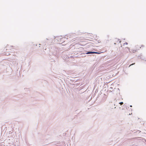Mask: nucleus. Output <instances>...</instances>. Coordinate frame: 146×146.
Here are the masks:
<instances>
[{
  "instance_id": "f257e3e1",
  "label": "nucleus",
  "mask_w": 146,
  "mask_h": 146,
  "mask_svg": "<svg viewBox=\"0 0 146 146\" xmlns=\"http://www.w3.org/2000/svg\"><path fill=\"white\" fill-rule=\"evenodd\" d=\"M101 53L97 52H89L86 53L87 54H100Z\"/></svg>"
},
{
  "instance_id": "f03ea898",
  "label": "nucleus",
  "mask_w": 146,
  "mask_h": 146,
  "mask_svg": "<svg viewBox=\"0 0 146 146\" xmlns=\"http://www.w3.org/2000/svg\"><path fill=\"white\" fill-rule=\"evenodd\" d=\"M136 51L135 50H131L130 51V52L131 53H135L136 52Z\"/></svg>"
},
{
  "instance_id": "7ed1b4c3",
  "label": "nucleus",
  "mask_w": 146,
  "mask_h": 146,
  "mask_svg": "<svg viewBox=\"0 0 146 146\" xmlns=\"http://www.w3.org/2000/svg\"><path fill=\"white\" fill-rule=\"evenodd\" d=\"M5 54L6 55L8 56L9 54H10L9 53H5Z\"/></svg>"
},
{
  "instance_id": "20e7f679",
  "label": "nucleus",
  "mask_w": 146,
  "mask_h": 146,
  "mask_svg": "<svg viewBox=\"0 0 146 146\" xmlns=\"http://www.w3.org/2000/svg\"><path fill=\"white\" fill-rule=\"evenodd\" d=\"M119 104L121 105H122L123 104V102H120L119 103Z\"/></svg>"
},
{
  "instance_id": "39448f33",
  "label": "nucleus",
  "mask_w": 146,
  "mask_h": 146,
  "mask_svg": "<svg viewBox=\"0 0 146 146\" xmlns=\"http://www.w3.org/2000/svg\"><path fill=\"white\" fill-rule=\"evenodd\" d=\"M135 64V63H134V64H131L130 65H129V66H131V65H133V64Z\"/></svg>"
}]
</instances>
